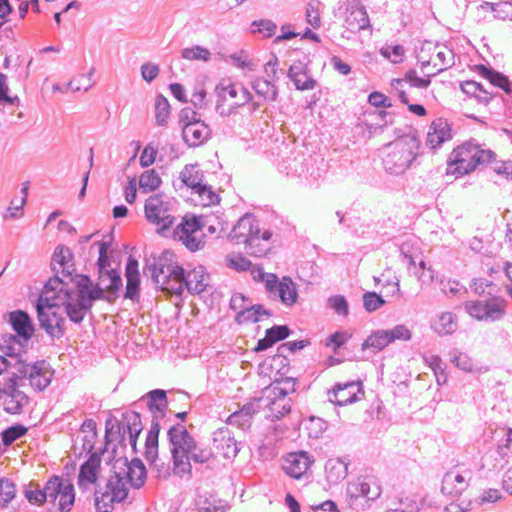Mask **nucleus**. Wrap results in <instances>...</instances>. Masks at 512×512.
Returning <instances> with one entry per match:
<instances>
[{"label":"nucleus","mask_w":512,"mask_h":512,"mask_svg":"<svg viewBox=\"0 0 512 512\" xmlns=\"http://www.w3.org/2000/svg\"><path fill=\"white\" fill-rule=\"evenodd\" d=\"M209 276L204 272L202 267L195 268L189 271L187 274L184 273L183 282L185 288L194 294L203 292L208 286Z\"/></svg>","instance_id":"obj_33"},{"label":"nucleus","mask_w":512,"mask_h":512,"mask_svg":"<svg viewBox=\"0 0 512 512\" xmlns=\"http://www.w3.org/2000/svg\"><path fill=\"white\" fill-rule=\"evenodd\" d=\"M231 236L239 244H244L251 255L262 256L268 251L267 245L262 242H268L272 237L270 230H263L260 222L251 214H245L234 226Z\"/></svg>","instance_id":"obj_7"},{"label":"nucleus","mask_w":512,"mask_h":512,"mask_svg":"<svg viewBox=\"0 0 512 512\" xmlns=\"http://www.w3.org/2000/svg\"><path fill=\"white\" fill-rule=\"evenodd\" d=\"M425 362L428 366L433 370L437 383L442 385L447 381V374L445 372V367L443 366V361L438 355H430L425 357Z\"/></svg>","instance_id":"obj_50"},{"label":"nucleus","mask_w":512,"mask_h":512,"mask_svg":"<svg viewBox=\"0 0 512 512\" xmlns=\"http://www.w3.org/2000/svg\"><path fill=\"white\" fill-rule=\"evenodd\" d=\"M443 70L444 69L440 68L435 73L427 74L424 77H419L416 70L411 68L405 72L402 78L392 79L390 86L396 93L401 103H408L409 92L407 89H405L406 84L409 86V88L426 89L430 86L432 77H434L436 74H439Z\"/></svg>","instance_id":"obj_15"},{"label":"nucleus","mask_w":512,"mask_h":512,"mask_svg":"<svg viewBox=\"0 0 512 512\" xmlns=\"http://www.w3.org/2000/svg\"><path fill=\"white\" fill-rule=\"evenodd\" d=\"M53 372L45 361H37L28 367L26 378L35 391L45 390L51 383Z\"/></svg>","instance_id":"obj_20"},{"label":"nucleus","mask_w":512,"mask_h":512,"mask_svg":"<svg viewBox=\"0 0 512 512\" xmlns=\"http://www.w3.org/2000/svg\"><path fill=\"white\" fill-rule=\"evenodd\" d=\"M112 470L135 488H140L145 483L146 468L139 459L129 462L126 458H116L112 462Z\"/></svg>","instance_id":"obj_16"},{"label":"nucleus","mask_w":512,"mask_h":512,"mask_svg":"<svg viewBox=\"0 0 512 512\" xmlns=\"http://www.w3.org/2000/svg\"><path fill=\"white\" fill-rule=\"evenodd\" d=\"M155 109L157 123L163 125L170 114L169 102L163 96H158L155 103Z\"/></svg>","instance_id":"obj_60"},{"label":"nucleus","mask_w":512,"mask_h":512,"mask_svg":"<svg viewBox=\"0 0 512 512\" xmlns=\"http://www.w3.org/2000/svg\"><path fill=\"white\" fill-rule=\"evenodd\" d=\"M152 277L156 285L170 294H181L185 289L184 269L176 262L159 261L153 266Z\"/></svg>","instance_id":"obj_9"},{"label":"nucleus","mask_w":512,"mask_h":512,"mask_svg":"<svg viewBox=\"0 0 512 512\" xmlns=\"http://www.w3.org/2000/svg\"><path fill=\"white\" fill-rule=\"evenodd\" d=\"M72 295V307L68 310V316L73 322L82 321L86 311L91 307L92 301L99 298L101 290L95 288L91 280L84 275H79L65 283Z\"/></svg>","instance_id":"obj_8"},{"label":"nucleus","mask_w":512,"mask_h":512,"mask_svg":"<svg viewBox=\"0 0 512 512\" xmlns=\"http://www.w3.org/2000/svg\"><path fill=\"white\" fill-rule=\"evenodd\" d=\"M494 12V17L501 20H512V0L499 3H486Z\"/></svg>","instance_id":"obj_56"},{"label":"nucleus","mask_w":512,"mask_h":512,"mask_svg":"<svg viewBox=\"0 0 512 512\" xmlns=\"http://www.w3.org/2000/svg\"><path fill=\"white\" fill-rule=\"evenodd\" d=\"M380 53L383 57L389 59L392 63L399 64L403 62L405 49L402 45L396 44L382 47Z\"/></svg>","instance_id":"obj_57"},{"label":"nucleus","mask_w":512,"mask_h":512,"mask_svg":"<svg viewBox=\"0 0 512 512\" xmlns=\"http://www.w3.org/2000/svg\"><path fill=\"white\" fill-rule=\"evenodd\" d=\"M267 292L273 297H278L280 301L287 305L292 306L297 302L298 292L296 284L290 277H283L281 280L275 277V283Z\"/></svg>","instance_id":"obj_22"},{"label":"nucleus","mask_w":512,"mask_h":512,"mask_svg":"<svg viewBox=\"0 0 512 512\" xmlns=\"http://www.w3.org/2000/svg\"><path fill=\"white\" fill-rule=\"evenodd\" d=\"M253 88L255 92L265 100H274L276 98V88L270 81L258 78L255 80Z\"/></svg>","instance_id":"obj_52"},{"label":"nucleus","mask_w":512,"mask_h":512,"mask_svg":"<svg viewBox=\"0 0 512 512\" xmlns=\"http://www.w3.org/2000/svg\"><path fill=\"white\" fill-rule=\"evenodd\" d=\"M328 402L337 406L353 404L364 395L363 384L361 381H349L346 383H336L332 390L328 391Z\"/></svg>","instance_id":"obj_17"},{"label":"nucleus","mask_w":512,"mask_h":512,"mask_svg":"<svg viewBox=\"0 0 512 512\" xmlns=\"http://www.w3.org/2000/svg\"><path fill=\"white\" fill-rule=\"evenodd\" d=\"M324 471L328 485H336L346 478L348 473V462L346 461V458L329 459L325 463Z\"/></svg>","instance_id":"obj_29"},{"label":"nucleus","mask_w":512,"mask_h":512,"mask_svg":"<svg viewBox=\"0 0 512 512\" xmlns=\"http://www.w3.org/2000/svg\"><path fill=\"white\" fill-rule=\"evenodd\" d=\"M289 333V328L285 325L274 326L267 329L265 337L258 341L256 350L259 351L270 348L274 343L287 338Z\"/></svg>","instance_id":"obj_37"},{"label":"nucleus","mask_w":512,"mask_h":512,"mask_svg":"<svg viewBox=\"0 0 512 512\" xmlns=\"http://www.w3.org/2000/svg\"><path fill=\"white\" fill-rule=\"evenodd\" d=\"M452 138V128L444 118H437L432 121L427 133L426 144L433 150L440 147L444 142Z\"/></svg>","instance_id":"obj_21"},{"label":"nucleus","mask_w":512,"mask_h":512,"mask_svg":"<svg viewBox=\"0 0 512 512\" xmlns=\"http://www.w3.org/2000/svg\"><path fill=\"white\" fill-rule=\"evenodd\" d=\"M173 238L191 251L201 249L204 246V235L200 219L194 215H185L174 229Z\"/></svg>","instance_id":"obj_11"},{"label":"nucleus","mask_w":512,"mask_h":512,"mask_svg":"<svg viewBox=\"0 0 512 512\" xmlns=\"http://www.w3.org/2000/svg\"><path fill=\"white\" fill-rule=\"evenodd\" d=\"M351 338V334L345 330L332 333L325 341L327 347H331L335 355H340L341 347Z\"/></svg>","instance_id":"obj_49"},{"label":"nucleus","mask_w":512,"mask_h":512,"mask_svg":"<svg viewBox=\"0 0 512 512\" xmlns=\"http://www.w3.org/2000/svg\"><path fill=\"white\" fill-rule=\"evenodd\" d=\"M226 265L236 271H248L251 268V261L239 253H231L225 258Z\"/></svg>","instance_id":"obj_54"},{"label":"nucleus","mask_w":512,"mask_h":512,"mask_svg":"<svg viewBox=\"0 0 512 512\" xmlns=\"http://www.w3.org/2000/svg\"><path fill=\"white\" fill-rule=\"evenodd\" d=\"M326 306L340 317H347L349 315V303L343 295L329 297Z\"/></svg>","instance_id":"obj_48"},{"label":"nucleus","mask_w":512,"mask_h":512,"mask_svg":"<svg viewBox=\"0 0 512 512\" xmlns=\"http://www.w3.org/2000/svg\"><path fill=\"white\" fill-rule=\"evenodd\" d=\"M128 495V488L125 479L114 473L109 477L108 482L100 496L95 498L97 512H111L114 503L122 502Z\"/></svg>","instance_id":"obj_12"},{"label":"nucleus","mask_w":512,"mask_h":512,"mask_svg":"<svg viewBox=\"0 0 512 512\" xmlns=\"http://www.w3.org/2000/svg\"><path fill=\"white\" fill-rule=\"evenodd\" d=\"M125 276L127 280L125 296L134 299L139 294L140 275L138 261L130 257L127 261Z\"/></svg>","instance_id":"obj_35"},{"label":"nucleus","mask_w":512,"mask_h":512,"mask_svg":"<svg viewBox=\"0 0 512 512\" xmlns=\"http://www.w3.org/2000/svg\"><path fill=\"white\" fill-rule=\"evenodd\" d=\"M8 322L17 335H19L24 341H28L32 337L34 328L31 319L26 312L22 310L10 312L8 314Z\"/></svg>","instance_id":"obj_28"},{"label":"nucleus","mask_w":512,"mask_h":512,"mask_svg":"<svg viewBox=\"0 0 512 512\" xmlns=\"http://www.w3.org/2000/svg\"><path fill=\"white\" fill-rule=\"evenodd\" d=\"M457 327V316L452 312H442L431 323L432 330L440 336L453 334Z\"/></svg>","instance_id":"obj_36"},{"label":"nucleus","mask_w":512,"mask_h":512,"mask_svg":"<svg viewBox=\"0 0 512 512\" xmlns=\"http://www.w3.org/2000/svg\"><path fill=\"white\" fill-rule=\"evenodd\" d=\"M144 213L147 221L155 226L157 233L169 230L175 221L169 203L160 195L150 196L145 201Z\"/></svg>","instance_id":"obj_10"},{"label":"nucleus","mask_w":512,"mask_h":512,"mask_svg":"<svg viewBox=\"0 0 512 512\" xmlns=\"http://www.w3.org/2000/svg\"><path fill=\"white\" fill-rule=\"evenodd\" d=\"M182 134L190 146H199L208 140L210 129L204 122L196 120L186 123L183 126Z\"/></svg>","instance_id":"obj_26"},{"label":"nucleus","mask_w":512,"mask_h":512,"mask_svg":"<svg viewBox=\"0 0 512 512\" xmlns=\"http://www.w3.org/2000/svg\"><path fill=\"white\" fill-rule=\"evenodd\" d=\"M468 487V480L459 472L450 470L442 479L441 493L452 498L459 497Z\"/></svg>","instance_id":"obj_24"},{"label":"nucleus","mask_w":512,"mask_h":512,"mask_svg":"<svg viewBox=\"0 0 512 512\" xmlns=\"http://www.w3.org/2000/svg\"><path fill=\"white\" fill-rule=\"evenodd\" d=\"M289 76L298 89H309L314 87L315 81L308 75L302 64H294L289 69Z\"/></svg>","instance_id":"obj_41"},{"label":"nucleus","mask_w":512,"mask_h":512,"mask_svg":"<svg viewBox=\"0 0 512 512\" xmlns=\"http://www.w3.org/2000/svg\"><path fill=\"white\" fill-rule=\"evenodd\" d=\"M502 430L504 436L497 445L496 451L502 459H505L506 463H509L512 458V428L505 427Z\"/></svg>","instance_id":"obj_47"},{"label":"nucleus","mask_w":512,"mask_h":512,"mask_svg":"<svg viewBox=\"0 0 512 512\" xmlns=\"http://www.w3.org/2000/svg\"><path fill=\"white\" fill-rule=\"evenodd\" d=\"M363 307L368 313H372L383 307L385 299L374 291H368L363 294Z\"/></svg>","instance_id":"obj_51"},{"label":"nucleus","mask_w":512,"mask_h":512,"mask_svg":"<svg viewBox=\"0 0 512 512\" xmlns=\"http://www.w3.org/2000/svg\"><path fill=\"white\" fill-rule=\"evenodd\" d=\"M252 32L262 38H271L276 34L277 26L271 20L254 21L251 24Z\"/></svg>","instance_id":"obj_53"},{"label":"nucleus","mask_w":512,"mask_h":512,"mask_svg":"<svg viewBox=\"0 0 512 512\" xmlns=\"http://www.w3.org/2000/svg\"><path fill=\"white\" fill-rule=\"evenodd\" d=\"M346 493L349 498V505L353 507L361 497L366 498L367 501L378 499L382 493V488L375 476L365 475L350 481L347 485Z\"/></svg>","instance_id":"obj_14"},{"label":"nucleus","mask_w":512,"mask_h":512,"mask_svg":"<svg viewBox=\"0 0 512 512\" xmlns=\"http://www.w3.org/2000/svg\"><path fill=\"white\" fill-rule=\"evenodd\" d=\"M180 179L191 189V192L205 183L203 174L196 165L185 166L181 171Z\"/></svg>","instance_id":"obj_42"},{"label":"nucleus","mask_w":512,"mask_h":512,"mask_svg":"<svg viewBox=\"0 0 512 512\" xmlns=\"http://www.w3.org/2000/svg\"><path fill=\"white\" fill-rule=\"evenodd\" d=\"M210 51L202 46H193L181 51V56L187 60L207 61L210 58Z\"/></svg>","instance_id":"obj_58"},{"label":"nucleus","mask_w":512,"mask_h":512,"mask_svg":"<svg viewBox=\"0 0 512 512\" xmlns=\"http://www.w3.org/2000/svg\"><path fill=\"white\" fill-rule=\"evenodd\" d=\"M506 306L507 302L502 297H492L484 300V310L481 314L482 321H500L506 314Z\"/></svg>","instance_id":"obj_31"},{"label":"nucleus","mask_w":512,"mask_h":512,"mask_svg":"<svg viewBox=\"0 0 512 512\" xmlns=\"http://www.w3.org/2000/svg\"><path fill=\"white\" fill-rule=\"evenodd\" d=\"M420 146L421 141L416 134L384 145L382 164L385 172L395 176L404 174L416 162Z\"/></svg>","instance_id":"obj_3"},{"label":"nucleus","mask_w":512,"mask_h":512,"mask_svg":"<svg viewBox=\"0 0 512 512\" xmlns=\"http://www.w3.org/2000/svg\"><path fill=\"white\" fill-rule=\"evenodd\" d=\"M251 273L252 278L257 282H263L266 290L271 289L275 283V274L265 273L262 267L251 264V268L248 270Z\"/></svg>","instance_id":"obj_55"},{"label":"nucleus","mask_w":512,"mask_h":512,"mask_svg":"<svg viewBox=\"0 0 512 512\" xmlns=\"http://www.w3.org/2000/svg\"><path fill=\"white\" fill-rule=\"evenodd\" d=\"M27 500L33 505H42L46 500L50 501V496L47 493V484L43 490L28 489L25 492Z\"/></svg>","instance_id":"obj_61"},{"label":"nucleus","mask_w":512,"mask_h":512,"mask_svg":"<svg viewBox=\"0 0 512 512\" xmlns=\"http://www.w3.org/2000/svg\"><path fill=\"white\" fill-rule=\"evenodd\" d=\"M161 182L159 174L154 169L143 172L139 177V187L145 193L158 189Z\"/></svg>","instance_id":"obj_45"},{"label":"nucleus","mask_w":512,"mask_h":512,"mask_svg":"<svg viewBox=\"0 0 512 512\" xmlns=\"http://www.w3.org/2000/svg\"><path fill=\"white\" fill-rule=\"evenodd\" d=\"M170 458L156 456L152 460V469L158 477L168 478L172 473L180 478L190 477L192 472L191 460L206 463L213 457V452L207 448H199L193 436L183 425L169 429Z\"/></svg>","instance_id":"obj_1"},{"label":"nucleus","mask_w":512,"mask_h":512,"mask_svg":"<svg viewBox=\"0 0 512 512\" xmlns=\"http://www.w3.org/2000/svg\"><path fill=\"white\" fill-rule=\"evenodd\" d=\"M370 27V19L365 6L360 3V0H348L345 17L346 30L342 33V37L349 39L350 35H345L346 33L356 34Z\"/></svg>","instance_id":"obj_18"},{"label":"nucleus","mask_w":512,"mask_h":512,"mask_svg":"<svg viewBox=\"0 0 512 512\" xmlns=\"http://www.w3.org/2000/svg\"><path fill=\"white\" fill-rule=\"evenodd\" d=\"M16 496L15 484L0 475V508H5Z\"/></svg>","instance_id":"obj_46"},{"label":"nucleus","mask_w":512,"mask_h":512,"mask_svg":"<svg viewBox=\"0 0 512 512\" xmlns=\"http://www.w3.org/2000/svg\"><path fill=\"white\" fill-rule=\"evenodd\" d=\"M191 194L195 197L194 200L203 207L216 205L220 201L219 195L215 192L213 187L207 183L195 189Z\"/></svg>","instance_id":"obj_40"},{"label":"nucleus","mask_w":512,"mask_h":512,"mask_svg":"<svg viewBox=\"0 0 512 512\" xmlns=\"http://www.w3.org/2000/svg\"><path fill=\"white\" fill-rule=\"evenodd\" d=\"M54 260L63 268H68L72 264L73 254L69 248L59 246L55 250Z\"/></svg>","instance_id":"obj_63"},{"label":"nucleus","mask_w":512,"mask_h":512,"mask_svg":"<svg viewBox=\"0 0 512 512\" xmlns=\"http://www.w3.org/2000/svg\"><path fill=\"white\" fill-rule=\"evenodd\" d=\"M50 502L61 512H69L75 501L74 486L69 480L53 476L47 481Z\"/></svg>","instance_id":"obj_13"},{"label":"nucleus","mask_w":512,"mask_h":512,"mask_svg":"<svg viewBox=\"0 0 512 512\" xmlns=\"http://www.w3.org/2000/svg\"><path fill=\"white\" fill-rule=\"evenodd\" d=\"M158 433L157 429L151 430L146 437V457L151 463L154 457L159 456L157 454Z\"/></svg>","instance_id":"obj_62"},{"label":"nucleus","mask_w":512,"mask_h":512,"mask_svg":"<svg viewBox=\"0 0 512 512\" xmlns=\"http://www.w3.org/2000/svg\"><path fill=\"white\" fill-rule=\"evenodd\" d=\"M4 394L7 396L4 410L9 414H21L30 403V398L21 389L4 390Z\"/></svg>","instance_id":"obj_30"},{"label":"nucleus","mask_w":512,"mask_h":512,"mask_svg":"<svg viewBox=\"0 0 512 512\" xmlns=\"http://www.w3.org/2000/svg\"><path fill=\"white\" fill-rule=\"evenodd\" d=\"M72 307V295L60 279L50 280L43 288L36 309L40 325L53 337H60L64 331V313Z\"/></svg>","instance_id":"obj_2"},{"label":"nucleus","mask_w":512,"mask_h":512,"mask_svg":"<svg viewBox=\"0 0 512 512\" xmlns=\"http://www.w3.org/2000/svg\"><path fill=\"white\" fill-rule=\"evenodd\" d=\"M26 342L19 335L5 334L0 342V350L15 362L17 359H21L20 356L24 352Z\"/></svg>","instance_id":"obj_34"},{"label":"nucleus","mask_w":512,"mask_h":512,"mask_svg":"<svg viewBox=\"0 0 512 512\" xmlns=\"http://www.w3.org/2000/svg\"><path fill=\"white\" fill-rule=\"evenodd\" d=\"M314 460L307 452H292L286 455L283 462V470L292 478L299 479L310 470Z\"/></svg>","instance_id":"obj_19"},{"label":"nucleus","mask_w":512,"mask_h":512,"mask_svg":"<svg viewBox=\"0 0 512 512\" xmlns=\"http://www.w3.org/2000/svg\"><path fill=\"white\" fill-rule=\"evenodd\" d=\"M77 441L81 443L82 450L92 452L98 441L97 424L92 419L85 420L79 430Z\"/></svg>","instance_id":"obj_32"},{"label":"nucleus","mask_w":512,"mask_h":512,"mask_svg":"<svg viewBox=\"0 0 512 512\" xmlns=\"http://www.w3.org/2000/svg\"><path fill=\"white\" fill-rule=\"evenodd\" d=\"M213 442L217 456L223 459L232 460L239 452L238 443L228 430H218L215 433Z\"/></svg>","instance_id":"obj_23"},{"label":"nucleus","mask_w":512,"mask_h":512,"mask_svg":"<svg viewBox=\"0 0 512 512\" xmlns=\"http://www.w3.org/2000/svg\"><path fill=\"white\" fill-rule=\"evenodd\" d=\"M388 338L387 330H375L364 340L361 349H372L375 353L380 352L391 343Z\"/></svg>","instance_id":"obj_39"},{"label":"nucleus","mask_w":512,"mask_h":512,"mask_svg":"<svg viewBox=\"0 0 512 512\" xmlns=\"http://www.w3.org/2000/svg\"><path fill=\"white\" fill-rule=\"evenodd\" d=\"M29 364L22 359H17L14 362V368L10 375L5 380L4 390L20 389L22 381L26 378L28 373Z\"/></svg>","instance_id":"obj_38"},{"label":"nucleus","mask_w":512,"mask_h":512,"mask_svg":"<svg viewBox=\"0 0 512 512\" xmlns=\"http://www.w3.org/2000/svg\"><path fill=\"white\" fill-rule=\"evenodd\" d=\"M496 160V154L490 149H482L477 143L467 141L456 147L447 162L446 174L463 176L477 167L490 164Z\"/></svg>","instance_id":"obj_4"},{"label":"nucleus","mask_w":512,"mask_h":512,"mask_svg":"<svg viewBox=\"0 0 512 512\" xmlns=\"http://www.w3.org/2000/svg\"><path fill=\"white\" fill-rule=\"evenodd\" d=\"M216 110L222 116H229L238 108L245 107L249 113L259 108V103L252 100L251 93L242 85L229 79H222L216 86Z\"/></svg>","instance_id":"obj_6"},{"label":"nucleus","mask_w":512,"mask_h":512,"mask_svg":"<svg viewBox=\"0 0 512 512\" xmlns=\"http://www.w3.org/2000/svg\"><path fill=\"white\" fill-rule=\"evenodd\" d=\"M295 385L294 378H276L255 401L257 408L263 410L271 419H278L288 414L291 406L287 396L295 392Z\"/></svg>","instance_id":"obj_5"},{"label":"nucleus","mask_w":512,"mask_h":512,"mask_svg":"<svg viewBox=\"0 0 512 512\" xmlns=\"http://www.w3.org/2000/svg\"><path fill=\"white\" fill-rule=\"evenodd\" d=\"M387 332L391 343L396 340L408 341L412 337L411 331L402 324L396 325L393 329H388Z\"/></svg>","instance_id":"obj_64"},{"label":"nucleus","mask_w":512,"mask_h":512,"mask_svg":"<svg viewBox=\"0 0 512 512\" xmlns=\"http://www.w3.org/2000/svg\"><path fill=\"white\" fill-rule=\"evenodd\" d=\"M474 71L484 79L488 80L493 86L502 89L508 95H512V83L503 73L484 64L475 65Z\"/></svg>","instance_id":"obj_27"},{"label":"nucleus","mask_w":512,"mask_h":512,"mask_svg":"<svg viewBox=\"0 0 512 512\" xmlns=\"http://www.w3.org/2000/svg\"><path fill=\"white\" fill-rule=\"evenodd\" d=\"M28 429L23 425L9 427L2 433V441L5 445L12 444L27 433Z\"/></svg>","instance_id":"obj_59"},{"label":"nucleus","mask_w":512,"mask_h":512,"mask_svg":"<svg viewBox=\"0 0 512 512\" xmlns=\"http://www.w3.org/2000/svg\"><path fill=\"white\" fill-rule=\"evenodd\" d=\"M388 114L389 113L386 111L374 112L372 115L376 116L379 119V121L373 123L369 122L368 120H364L361 121V123L358 126L365 127V129L368 131L369 138L372 137L373 135L382 134L388 125V121L386 120Z\"/></svg>","instance_id":"obj_44"},{"label":"nucleus","mask_w":512,"mask_h":512,"mask_svg":"<svg viewBox=\"0 0 512 512\" xmlns=\"http://www.w3.org/2000/svg\"><path fill=\"white\" fill-rule=\"evenodd\" d=\"M262 316H269V313L263 306L255 305L239 311L236 320L239 324L256 323L261 320Z\"/></svg>","instance_id":"obj_43"},{"label":"nucleus","mask_w":512,"mask_h":512,"mask_svg":"<svg viewBox=\"0 0 512 512\" xmlns=\"http://www.w3.org/2000/svg\"><path fill=\"white\" fill-rule=\"evenodd\" d=\"M101 472V458L98 454L92 453L88 460L80 467L78 485L80 487L95 484Z\"/></svg>","instance_id":"obj_25"}]
</instances>
